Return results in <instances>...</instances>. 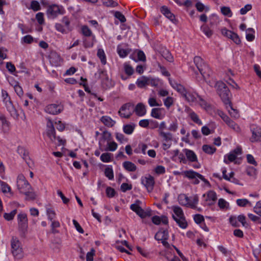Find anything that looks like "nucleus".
Segmentation results:
<instances>
[{
	"label": "nucleus",
	"instance_id": "nucleus-1",
	"mask_svg": "<svg viewBox=\"0 0 261 261\" xmlns=\"http://www.w3.org/2000/svg\"><path fill=\"white\" fill-rule=\"evenodd\" d=\"M215 87L217 89L218 94L225 105L226 108H228L227 104H229L230 101L229 98L230 92L226 84L222 81L217 82Z\"/></svg>",
	"mask_w": 261,
	"mask_h": 261
},
{
	"label": "nucleus",
	"instance_id": "nucleus-2",
	"mask_svg": "<svg viewBox=\"0 0 261 261\" xmlns=\"http://www.w3.org/2000/svg\"><path fill=\"white\" fill-rule=\"evenodd\" d=\"M11 252L14 257L21 258L22 257V248L21 242L17 237H13L11 240Z\"/></svg>",
	"mask_w": 261,
	"mask_h": 261
},
{
	"label": "nucleus",
	"instance_id": "nucleus-3",
	"mask_svg": "<svg viewBox=\"0 0 261 261\" xmlns=\"http://www.w3.org/2000/svg\"><path fill=\"white\" fill-rule=\"evenodd\" d=\"M194 62L204 78H205L206 76H210L211 71L210 70L208 67L204 64L203 60L201 57L199 56L195 57L194 58Z\"/></svg>",
	"mask_w": 261,
	"mask_h": 261
},
{
	"label": "nucleus",
	"instance_id": "nucleus-4",
	"mask_svg": "<svg viewBox=\"0 0 261 261\" xmlns=\"http://www.w3.org/2000/svg\"><path fill=\"white\" fill-rule=\"evenodd\" d=\"M65 13V10L63 6L53 4L47 8V15L48 17L50 19H54L59 15H63Z\"/></svg>",
	"mask_w": 261,
	"mask_h": 261
},
{
	"label": "nucleus",
	"instance_id": "nucleus-5",
	"mask_svg": "<svg viewBox=\"0 0 261 261\" xmlns=\"http://www.w3.org/2000/svg\"><path fill=\"white\" fill-rule=\"evenodd\" d=\"M18 229L20 235L23 237L25 235L28 229V218L25 213H20L17 215Z\"/></svg>",
	"mask_w": 261,
	"mask_h": 261
},
{
	"label": "nucleus",
	"instance_id": "nucleus-6",
	"mask_svg": "<svg viewBox=\"0 0 261 261\" xmlns=\"http://www.w3.org/2000/svg\"><path fill=\"white\" fill-rule=\"evenodd\" d=\"M185 175L189 179H193L194 181L193 183L195 185L198 184L199 181L197 178H199L202 180L206 185H210L209 181L206 179L203 175L199 173L190 170L184 172Z\"/></svg>",
	"mask_w": 261,
	"mask_h": 261
},
{
	"label": "nucleus",
	"instance_id": "nucleus-7",
	"mask_svg": "<svg viewBox=\"0 0 261 261\" xmlns=\"http://www.w3.org/2000/svg\"><path fill=\"white\" fill-rule=\"evenodd\" d=\"M96 78L101 79V84L103 88H108L111 86V82L109 80L107 71L104 69H99L95 73Z\"/></svg>",
	"mask_w": 261,
	"mask_h": 261
},
{
	"label": "nucleus",
	"instance_id": "nucleus-8",
	"mask_svg": "<svg viewBox=\"0 0 261 261\" xmlns=\"http://www.w3.org/2000/svg\"><path fill=\"white\" fill-rule=\"evenodd\" d=\"M163 140L162 148L164 150L169 149L171 145V142L173 140V135L170 132H161L159 134Z\"/></svg>",
	"mask_w": 261,
	"mask_h": 261
},
{
	"label": "nucleus",
	"instance_id": "nucleus-9",
	"mask_svg": "<svg viewBox=\"0 0 261 261\" xmlns=\"http://www.w3.org/2000/svg\"><path fill=\"white\" fill-rule=\"evenodd\" d=\"M250 130L252 136L250 141L251 142H261V128L255 124H252L250 126Z\"/></svg>",
	"mask_w": 261,
	"mask_h": 261
},
{
	"label": "nucleus",
	"instance_id": "nucleus-10",
	"mask_svg": "<svg viewBox=\"0 0 261 261\" xmlns=\"http://www.w3.org/2000/svg\"><path fill=\"white\" fill-rule=\"evenodd\" d=\"M242 153L241 147H238L233 150L231 151L229 154L225 155L224 162L226 164H229V162H232L235 161L238 155Z\"/></svg>",
	"mask_w": 261,
	"mask_h": 261
},
{
	"label": "nucleus",
	"instance_id": "nucleus-11",
	"mask_svg": "<svg viewBox=\"0 0 261 261\" xmlns=\"http://www.w3.org/2000/svg\"><path fill=\"white\" fill-rule=\"evenodd\" d=\"M141 183L146 187L148 192H151L153 189L155 183L154 177L150 175L142 177Z\"/></svg>",
	"mask_w": 261,
	"mask_h": 261
},
{
	"label": "nucleus",
	"instance_id": "nucleus-12",
	"mask_svg": "<svg viewBox=\"0 0 261 261\" xmlns=\"http://www.w3.org/2000/svg\"><path fill=\"white\" fill-rule=\"evenodd\" d=\"M48 58L53 66H58L60 65L62 60L60 55L56 51L50 50Z\"/></svg>",
	"mask_w": 261,
	"mask_h": 261
},
{
	"label": "nucleus",
	"instance_id": "nucleus-13",
	"mask_svg": "<svg viewBox=\"0 0 261 261\" xmlns=\"http://www.w3.org/2000/svg\"><path fill=\"white\" fill-rule=\"evenodd\" d=\"M63 110V107L59 105L51 104L47 106L45 108V111L50 114L57 115Z\"/></svg>",
	"mask_w": 261,
	"mask_h": 261
},
{
	"label": "nucleus",
	"instance_id": "nucleus-14",
	"mask_svg": "<svg viewBox=\"0 0 261 261\" xmlns=\"http://www.w3.org/2000/svg\"><path fill=\"white\" fill-rule=\"evenodd\" d=\"M169 82L172 87L179 93L182 97L186 94L187 90L184 86L177 83L175 81L172 80L170 78H169Z\"/></svg>",
	"mask_w": 261,
	"mask_h": 261
},
{
	"label": "nucleus",
	"instance_id": "nucleus-15",
	"mask_svg": "<svg viewBox=\"0 0 261 261\" xmlns=\"http://www.w3.org/2000/svg\"><path fill=\"white\" fill-rule=\"evenodd\" d=\"M47 136L50 139L51 141L54 142L56 139V132L52 121L49 119L47 123Z\"/></svg>",
	"mask_w": 261,
	"mask_h": 261
},
{
	"label": "nucleus",
	"instance_id": "nucleus-16",
	"mask_svg": "<svg viewBox=\"0 0 261 261\" xmlns=\"http://www.w3.org/2000/svg\"><path fill=\"white\" fill-rule=\"evenodd\" d=\"M132 107V105L129 103L123 105L118 112L119 115L123 118H129L131 115V113L129 111V108Z\"/></svg>",
	"mask_w": 261,
	"mask_h": 261
},
{
	"label": "nucleus",
	"instance_id": "nucleus-17",
	"mask_svg": "<svg viewBox=\"0 0 261 261\" xmlns=\"http://www.w3.org/2000/svg\"><path fill=\"white\" fill-rule=\"evenodd\" d=\"M161 13L172 22L175 23L177 22L174 15L171 13L170 10L165 6L161 7L160 9Z\"/></svg>",
	"mask_w": 261,
	"mask_h": 261
},
{
	"label": "nucleus",
	"instance_id": "nucleus-18",
	"mask_svg": "<svg viewBox=\"0 0 261 261\" xmlns=\"http://www.w3.org/2000/svg\"><path fill=\"white\" fill-rule=\"evenodd\" d=\"M17 187L20 193L21 190L26 191L32 189L31 185L23 177H22V179L20 178L19 181L17 182Z\"/></svg>",
	"mask_w": 261,
	"mask_h": 261
},
{
	"label": "nucleus",
	"instance_id": "nucleus-19",
	"mask_svg": "<svg viewBox=\"0 0 261 261\" xmlns=\"http://www.w3.org/2000/svg\"><path fill=\"white\" fill-rule=\"evenodd\" d=\"M5 102L7 109V110L9 112L12 116L14 117L17 115V111L12 104V101L10 100V97L5 98Z\"/></svg>",
	"mask_w": 261,
	"mask_h": 261
},
{
	"label": "nucleus",
	"instance_id": "nucleus-20",
	"mask_svg": "<svg viewBox=\"0 0 261 261\" xmlns=\"http://www.w3.org/2000/svg\"><path fill=\"white\" fill-rule=\"evenodd\" d=\"M206 196L205 201L207 202V205L211 206L214 204L217 200L216 192L213 191H209L206 194Z\"/></svg>",
	"mask_w": 261,
	"mask_h": 261
},
{
	"label": "nucleus",
	"instance_id": "nucleus-21",
	"mask_svg": "<svg viewBox=\"0 0 261 261\" xmlns=\"http://www.w3.org/2000/svg\"><path fill=\"white\" fill-rule=\"evenodd\" d=\"M152 222L155 225H159L162 222L164 224H168V219L167 217L163 215L161 217L158 216H154L152 217Z\"/></svg>",
	"mask_w": 261,
	"mask_h": 261
},
{
	"label": "nucleus",
	"instance_id": "nucleus-22",
	"mask_svg": "<svg viewBox=\"0 0 261 261\" xmlns=\"http://www.w3.org/2000/svg\"><path fill=\"white\" fill-rule=\"evenodd\" d=\"M137 115L139 116H144L146 112L145 106L142 103H138L134 109Z\"/></svg>",
	"mask_w": 261,
	"mask_h": 261
},
{
	"label": "nucleus",
	"instance_id": "nucleus-23",
	"mask_svg": "<svg viewBox=\"0 0 261 261\" xmlns=\"http://www.w3.org/2000/svg\"><path fill=\"white\" fill-rule=\"evenodd\" d=\"M184 151L185 153L188 160L191 162H194L197 161V155L193 151L188 149H185Z\"/></svg>",
	"mask_w": 261,
	"mask_h": 261
},
{
	"label": "nucleus",
	"instance_id": "nucleus-24",
	"mask_svg": "<svg viewBox=\"0 0 261 261\" xmlns=\"http://www.w3.org/2000/svg\"><path fill=\"white\" fill-rule=\"evenodd\" d=\"M101 121L108 127H112L115 124V121L111 117L107 116H103L100 119Z\"/></svg>",
	"mask_w": 261,
	"mask_h": 261
},
{
	"label": "nucleus",
	"instance_id": "nucleus-25",
	"mask_svg": "<svg viewBox=\"0 0 261 261\" xmlns=\"http://www.w3.org/2000/svg\"><path fill=\"white\" fill-rule=\"evenodd\" d=\"M124 168L129 172H134L136 170L137 167L133 163L130 161H125L123 163Z\"/></svg>",
	"mask_w": 261,
	"mask_h": 261
},
{
	"label": "nucleus",
	"instance_id": "nucleus-26",
	"mask_svg": "<svg viewBox=\"0 0 261 261\" xmlns=\"http://www.w3.org/2000/svg\"><path fill=\"white\" fill-rule=\"evenodd\" d=\"M227 107L228 108L226 109L228 110L230 116L234 118H238L240 116L239 112L237 110L233 108L231 101H230L229 104H227Z\"/></svg>",
	"mask_w": 261,
	"mask_h": 261
},
{
	"label": "nucleus",
	"instance_id": "nucleus-27",
	"mask_svg": "<svg viewBox=\"0 0 261 261\" xmlns=\"http://www.w3.org/2000/svg\"><path fill=\"white\" fill-rule=\"evenodd\" d=\"M189 198L185 194H180L178 196L179 203L183 206H189Z\"/></svg>",
	"mask_w": 261,
	"mask_h": 261
},
{
	"label": "nucleus",
	"instance_id": "nucleus-28",
	"mask_svg": "<svg viewBox=\"0 0 261 261\" xmlns=\"http://www.w3.org/2000/svg\"><path fill=\"white\" fill-rule=\"evenodd\" d=\"M148 77L143 76L141 78L138 79L136 83L139 88H143L148 86Z\"/></svg>",
	"mask_w": 261,
	"mask_h": 261
},
{
	"label": "nucleus",
	"instance_id": "nucleus-29",
	"mask_svg": "<svg viewBox=\"0 0 261 261\" xmlns=\"http://www.w3.org/2000/svg\"><path fill=\"white\" fill-rule=\"evenodd\" d=\"M162 110H163V108H153L151 112V116L158 119H162V116L161 112Z\"/></svg>",
	"mask_w": 261,
	"mask_h": 261
},
{
	"label": "nucleus",
	"instance_id": "nucleus-30",
	"mask_svg": "<svg viewBox=\"0 0 261 261\" xmlns=\"http://www.w3.org/2000/svg\"><path fill=\"white\" fill-rule=\"evenodd\" d=\"M112 140V136L110 133L108 131H104L102 134V137L100 140H99V145L101 146V143L104 142L105 141H107V142L111 141Z\"/></svg>",
	"mask_w": 261,
	"mask_h": 261
},
{
	"label": "nucleus",
	"instance_id": "nucleus-31",
	"mask_svg": "<svg viewBox=\"0 0 261 261\" xmlns=\"http://www.w3.org/2000/svg\"><path fill=\"white\" fill-rule=\"evenodd\" d=\"M201 30L208 37L210 38L213 34V31L207 24H203L200 27Z\"/></svg>",
	"mask_w": 261,
	"mask_h": 261
},
{
	"label": "nucleus",
	"instance_id": "nucleus-32",
	"mask_svg": "<svg viewBox=\"0 0 261 261\" xmlns=\"http://www.w3.org/2000/svg\"><path fill=\"white\" fill-rule=\"evenodd\" d=\"M135 124H128L123 125V130L127 135H130L134 132L135 128Z\"/></svg>",
	"mask_w": 261,
	"mask_h": 261
},
{
	"label": "nucleus",
	"instance_id": "nucleus-33",
	"mask_svg": "<svg viewBox=\"0 0 261 261\" xmlns=\"http://www.w3.org/2000/svg\"><path fill=\"white\" fill-rule=\"evenodd\" d=\"M202 150L207 154H213L216 152L217 149L215 147L209 145H203L202 146Z\"/></svg>",
	"mask_w": 261,
	"mask_h": 261
},
{
	"label": "nucleus",
	"instance_id": "nucleus-34",
	"mask_svg": "<svg viewBox=\"0 0 261 261\" xmlns=\"http://www.w3.org/2000/svg\"><path fill=\"white\" fill-rule=\"evenodd\" d=\"M21 193L24 194L26 196L25 199L28 200H33L36 199V194L30 190L23 191L21 190Z\"/></svg>",
	"mask_w": 261,
	"mask_h": 261
},
{
	"label": "nucleus",
	"instance_id": "nucleus-35",
	"mask_svg": "<svg viewBox=\"0 0 261 261\" xmlns=\"http://www.w3.org/2000/svg\"><path fill=\"white\" fill-rule=\"evenodd\" d=\"M199 201L198 196L197 195H194L193 197L189 198V206L192 208L195 209L196 208V204Z\"/></svg>",
	"mask_w": 261,
	"mask_h": 261
},
{
	"label": "nucleus",
	"instance_id": "nucleus-36",
	"mask_svg": "<svg viewBox=\"0 0 261 261\" xmlns=\"http://www.w3.org/2000/svg\"><path fill=\"white\" fill-rule=\"evenodd\" d=\"M17 152L24 160H27V158L28 156V152L26 151L25 148L22 146H18L17 148ZM26 163L29 164V162L26 161Z\"/></svg>",
	"mask_w": 261,
	"mask_h": 261
},
{
	"label": "nucleus",
	"instance_id": "nucleus-37",
	"mask_svg": "<svg viewBox=\"0 0 261 261\" xmlns=\"http://www.w3.org/2000/svg\"><path fill=\"white\" fill-rule=\"evenodd\" d=\"M226 124L229 127L232 129L234 131L237 133L241 132L240 127L236 122H234L231 119L228 121Z\"/></svg>",
	"mask_w": 261,
	"mask_h": 261
},
{
	"label": "nucleus",
	"instance_id": "nucleus-38",
	"mask_svg": "<svg viewBox=\"0 0 261 261\" xmlns=\"http://www.w3.org/2000/svg\"><path fill=\"white\" fill-rule=\"evenodd\" d=\"M113 155L111 153H103L100 155V160L104 163H109L112 161Z\"/></svg>",
	"mask_w": 261,
	"mask_h": 261
},
{
	"label": "nucleus",
	"instance_id": "nucleus-39",
	"mask_svg": "<svg viewBox=\"0 0 261 261\" xmlns=\"http://www.w3.org/2000/svg\"><path fill=\"white\" fill-rule=\"evenodd\" d=\"M97 55L100 59L101 63L103 65H105L107 63V60L104 51L102 49H98Z\"/></svg>",
	"mask_w": 261,
	"mask_h": 261
},
{
	"label": "nucleus",
	"instance_id": "nucleus-40",
	"mask_svg": "<svg viewBox=\"0 0 261 261\" xmlns=\"http://www.w3.org/2000/svg\"><path fill=\"white\" fill-rule=\"evenodd\" d=\"M195 7L196 8L197 11L200 12H203V11L207 12L210 10L208 7L204 6L202 3L200 2H198L195 4Z\"/></svg>",
	"mask_w": 261,
	"mask_h": 261
},
{
	"label": "nucleus",
	"instance_id": "nucleus-41",
	"mask_svg": "<svg viewBox=\"0 0 261 261\" xmlns=\"http://www.w3.org/2000/svg\"><path fill=\"white\" fill-rule=\"evenodd\" d=\"M176 222L180 227L183 229L186 228L188 226L187 222L184 216L178 218Z\"/></svg>",
	"mask_w": 261,
	"mask_h": 261
},
{
	"label": "nucleus",
	"instance_id": "nucleus-42",
	"mask_svg": "<svg viewBox=\"0 0 261 261\" xmlns=\"http://www.w3.org/2000/svg\"><path fill=\"white\" fill-rule=\"evenodd\" d=\"M172 208L174 213L177 217L179 218L184 216L183 211L180 207L178 206H173Z\"/></svg>",
	"mask_w": 261,
	"mask_h": 261
},
{
	"label": "nucleus",
	"instance_id": "nucleus-43",
	"mask_svg": "<svg viewBox=\"0 0 261 261\" xmlns=\"http://www.w3.org/2000/svg\"><path fill=\"white\" fill-rule=\"evenodd\" d=\"M221 12L224 15L228 17H230L232 15V13L230 8L228 7H222L221 8Z\"/></svg>",
	"mask_w": 261,
	"mask_h": 261
},
{
	"label": "nucleus",
	"instance_id": "nucleus-44",
	"mask_svg": "<svg viewBox=\"0 0 261 261\" xmlns=\"http://www.w3.org/2000/svg\"><path fill=\"white\" fill-rule=\"evenodd\" d=\"M2 191L4 193H11L10 187L5 182L0 181Z\"/></svg>",
	"mask_w": 261,
	"mask_h": 261
},
{
	"label": "nucleus",
	"instance_id": "nucleus-45",
	"mask_svg": "<svg viewBox=\"0 0 261 261\" xmlns=\"http://www.w3.org/2000/svg\"><path fill=\"white\" fill-rule=\"evenodd\" d=\"M17 213V210L15 209L9 213H5L4 215V218L7 221H11L13 219L15 215Z\"/></svg>",
	"mask_w": 261,
	"mask_h": 261
},
{
	"label": "nucleus",
	"instance_id": "nucleus-46",
	"mask_svg": "<svg viewBox=\"0 0 261 261\" xmlns=\"http://www.w3.org/2000/svg\"><path fill=\"white\" fill-rule=\"evenodd\" d=\"M247 32H249L251 33H249L246 34V39L248 41H252L255 38V36L253 34L255 33L254 29L252 28H248L247 30Z\"/></svg>",
	"mask_w": 261,
	"mask_h": 261
},
{
	"label": "nucleus",
	"instance_id": "nucleus-47",
	"mask_svg": "<svg viewBox=\"0 0 261 261\" xmlns=\"http://www.w3.org/2000/svg\"><path fill=\"white\" fill-rule=\"evenodd\" d=\"M81 31L82 34L86 37H90L92 35V31L87 25H83Z\"/></svg>",
	"mask_w": 261,
	"mask_h": 261
},
{
	"label": "nucleus",
	"instance_id": "nucleus-48",
	"mask_svg": "<svg viewBox=\"0 0 261 261\" xmlns=\"http://www.w3.org/2000/svg\"><path fill=\"white\" fill-rule=\"evenodd\" d=\"M189 116L191 119L196 123L198 125H201L202 122L199 119L198 116L194 112H192L190 113Z\"/></svg>",
	"mask_w": 261,
	"mask_h": 261
},
{
	"label": "nucleus",
	"instance_id": "nucleus-49",
	"mask_svg": "<svg viewBox=\"0 0 261 261\" xmlns=\"http://www.w3.org/2000/svg\"><path fill=\"white\" fill-rule=\"evenodd\" d=\"M105 175L109 179L112 180L114 179V173L112 168L107 167L105 169Z\"/></svg>",
	"mask_w": 261,
	"mask_h": 261
},
{
	"label": "nucleus",
	"instance_id": "nucleus-50",
	"mask_svg": "<svg viewBox=\"0 0 261 261\" xmlns=\"http://www.w3.org/2000/svg\"><path fill=\"white\" fill-rule=\"evenodd\" d=\"M166 233L167 236H169L168 231L167 229L160 230L155 234L154 238L155 240L160 241L161 239H159L161 238V237H164Z\"/></svg>",
	"mask_w": 261,
	"mask_h": 261
},
{
	"label": "nucleus",
	"instance_id": "nucleus-51",
	"mask_svg": "<svg viewBox=\"0 0 261 261\" xmlns=\"http://www.w3.org/2000/svg\"><path fill=\"white\" fill-rule=\"evenodd\" d=\"M46 213L48 217V219L50 221H52L56 217V213L54 210L50 208L46 209Z\"/></svg>",
	"mask_w": 261,
	"mask_h": 261
},
{
	"label": "nucleus",
	"instance_id": "nucleus-52",
	"mask_svg": "<svg viewBox=\"0 0 261 261\" xmlns=\"http://www.w3.org/2000/svg\"><path fill=\"white\" fill-rule=\"evenodd\" d=\"M141 201L139 200H137L135 203L132 204L130 206V208L136 213L138 212L141 207L139 205Z\"/></svg>",
	"mask_w": 261,
	"mask_h": 261
},
{
	"label": "nucleus",
	"instance_id": "nucleus-53",
	"mask_svg": "<svg viewBox=\"0 0 261 261\" xmlns=\"http://www.w3.org/2000/svg\"><path fill=\"white\" fill-rule=\"evenodd\" d=\"M30 9L34 11H37L41 9L40 5L37 1H32L31 3Z\"/></svg>",
	"mask_w": 261,
	"mask_h": 261
},
{
	"label": "nucleus",
	"instance_id": "nucleus-54",
	"mask_svg": "<svg viewBox=\"0 0 261 261\" xmlns=\"http://www.w3.org/2000/svg\"><path fill=\"white\" fill-rule=\"evenodd\" d=\"M162 56L168 61L171 62L173 59L171 54L168 50L163 51Z\"/></svg>",
	"mask_w": 261,
	"mask_h": 261
},
{
	"label": "nucleus",
	"instance_id": "nucleus-55",
	"mask_svg": "<svg viewBox=\"0 0 261 261\" xmlns=\"http://www.w3.org/2000/svg\"><path fill=\"white\" fill-rule=\"evenodd\" d=\"M124 69L125 73L128 76L132 75L134 72L133 67L126 63L124 64Z\"/></svg>",
	"mask_w": 261,
	"mask_h": 261
},
{
	"label": "nucleus",
	"instance_id": "nucleus-56",
	"mask_svg": "<svg viewBox=\"0 0 261 261\" xmlns=\"http://www.w3.org/2000/svg\"><path fill=\"white\" fill-rule=\"evenodd\" d=\"M61 22L64 24L65 27L68 31H70L71 30L70 28V21L67 16H64L61 20Z\"/></svg>",
	"mask_w": 261,
	"mask_h": 261
},
{
	"label": "nucleus",
	"instance_id": "nucleus-57",
	"mask_svg": "<svg viewBox=\"0 0 261 261\" xmlns=\"http://www.w3.org/2000/svg\"><path fill=\"white\" fill-rule=\"evenodd\" d=\"M236 202L238 205L241 207H245L247 204H251L250 201L247 199H238Z\"/></svg>",
	"mask_w": 261,
	"mask_h": 261
},
{
	"label": "nucleus",
	"instance_id": "nucleus-58",
	"mask_svg": "<svg viewBox=\"0 0 261 261\" xmlns=\"http://www.w3.org/2000/svg\"><path fill=\"white\" fill-rule=\"evenodd\" d=\"M246 173L250 176L255 177L257 174L256 170L253 167H248L246 169Z\"/></svg>",
	"mask_w": 261,
	"mask_h": 261
},
{
	"label": "nucleus",
	"instance_id": "nucleus-59",
	"mask_svg": "<svg viewBox=\"0 0 261 261\" xmlns=\"http://www.w3.org/2000/svg\"><path fill=\"white\" fill-rule=\"evenodd\" d=\"M55 28L58 31L62 33V34H66L67 33V29L61 23H56Z\"/></svg>",
	"mask_w": 261,
	"mask_h": 261
},
{
	"label": "nucleus",
	"instance_id": "nucleus-60",
	"mask_svg": "<svg viewBox=\"0 0 261 261\" xmlns=\"http://www.w3.org/2000/svg\"><path fill=\"white\" fill-rule=\"evenodd\" d=\"M164 103L167 108H169L173 103V98L170 96L167 97L164 99Z\"/></svg>",
	"mask_w": 261,
	"mask_h": 261
},
{
	"label": "nucleus",
	"instance_id": "nucleus-61",
	"mask_svg": "<svg viewBox=\"0 0 261 261\" xmlns=\"http://www.w3.org/2000/svg\"><path fill=\"white\" fill-rule=\"evenodd\" d=\"M103 4L107 7H115L117 6L118 3L113 0H102Z\"/></svg>",
	"mask_w": 261,
	"mask_h": 261
},
{
	"label": "nucleus",
	"instance_id": "nucleus-62",
	"mask_svg": "<svg viewBox=\"0 0 261 261\" xmlns=\"http://www.w3.org/2000/svg\"><path fill=\"white\" fill-rule=\"evenodd\" d=\"M117 53L121 58H124L128 55L129 51L127 49L118 48Z\"/></svg>",
	"mask_w": 261,
	"mask_h": 261
},
{
	"label": "nucleus",
	"instance_id": "nucleus-63",
	"mask_svg": "<svg viewBox=\"0 0 261 261\" xmlns=\"http://www.w3.org/2000/svg\"><path fill=\"white\" fill-rule=\"evenodd\" d=\"M33 37L30 35H28L22 38L21 41L22 43L31 44L33 41Z\"/></svg>",
	"mask_w": 261,
	"mask_h": 261
},
{
	"label": "nucleus",
	"instance_id": "nucleus-64",
	"mask_svg": "<svg viewBox=\"0 0 261 261\" xmlns=\"http://www.w3.org/2000/svg\"><path fill=\"white\" fill-rule=\"evenodd\" d=\"M36 18L40 24H43L44 23V15L42 12H39L36 15Z\"/></svg>",
	"mask_w": 261,
	"mask_h": 261
}]
</instances>
